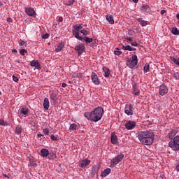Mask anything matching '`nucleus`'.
I'll list each match as a JSON object with an SVG mask.
<instances>
[{
    "label": "nucleus",
    "instance_id": "20e7f679",
    "mask_svg": "<svg viewBox=\"0 0 179 179\" xmlns=\"http://www.w3.org/2000/svg\"><path fill=\"white\" fill-rule=\"evenodd\" d=\"M126 64L129 68L134 69L138 65V56L136 55H131V57L127 59Z\"/></svg>",
    "mask_w": 179,
    "mask_h": 179
},
{
    "label": "nucleus",
    "instance_id": "603ef678",
    "mask_svg": "<svg viewBox=\"0 0 179 179\" xmlns=\"http://www.w3.org/2000/svg\"><path fill=\"white\" fill-rule=\"evenodd\" d=\"M164 13H166V10H162L161 15H164Z\"/></svg>",
    "mask_w": 179,
    "mask_h": 179
},
{
    "label": "nucleus",
    "instance_id": "5fc2aeb1",
    "mask_svg": "<svg viewBox=\"0 0 179 179\" xmlns=\"http://www.w3.org/2000/svg\"><path fill=\"white\" fill-rule=\"evenodd\" d=\"M134 3H138L139 2V0H131Z\"/></svg>",
    "mask_w": 179,
    "mask_h": 179
},
{
    "label": "nucleus",
    "instance_id": "412c9836",
    "mask_svg": "<svg viewBox=\"0 0 179 179\" xmlns=\"http://www.w3.org/2000/svg\"><path fill=\"white\" fill-rule=\"evenodd\" d=\"M110 173H111V169L110 168H107L104 169V171L101 173V177H107V176H108Z\"/></svg>",
    "mask_w": 179,
    "mask_h": 179
},
{
    "label": "nucleus",
    "instance_id": "f8f14e48",
    "mask_svg": "<svg viewBox=\"0 0 179 179\" xmlns=\"http://www.w3.org/2000/svg\"><path fill=\"white\" fill-rule=\"evenodd\" d=\"M91 77L94 85H100V80H99V77L96 73L92 72Z\"/></svg>",
    "mask_w": 179,
    "mask_h": 179
},
{
    "label": "nucleus",
    "instance_id": "e433bc0d",
    "mask_svg": "<svg viewBox=\"0 0 179 179\" xmlns=\"http://www.w3.org/2000/svg\"><path fill=\"white\" fill-rule=\"evenodd\" d=\"M0 125H3V127H8V122L3 121V120L0 119Z\"/></svg>",
    "mask_w": 179,
    "mask_h": 179
},
{
    "label": "nucleus",
    "instance_id": "a878e982",
    "mask_svg": "<svg viewBox=\"0 0 179 179\" xmlns=\"http://www.w3.org/2000/svg\"><path fill=\"white\" fill-rule=\"evenodd\" d=\"M103 71L105 73L104 76H106V78H108L110 76V69L107 67H103Z\"/></svg>",
    "mask_w": 179,
    "mask_h": 179
},
{
    "label": "nucleus",
    "instance_id": "f03ea898",
    "mask_svg": "<svg viewBox=\"0 0 179 179\" xmlns=\"http://www.w3.org/2000/svg\"><path fill=\"white\" fill-rule=\"evenodd\" d=\"M103 114H104V109L101 106H98L90 113L85 112L84 113V117L89 121H91V122H99V121L103 118Z\"/></svg>",
    "mask_w": 179,
    "mask_h": 179
},
{
    "label": "nucleus",
    "instance_id": "dca6fc26",
    "mask_svg": "<svg viewBox=\"0 0 179 179\" xmlns=\"http://www.w3.org/2000/svg\"><path fill=\"white\" fill-rule=\"evenodd\" d=\"M178 131L176 129H172L169 133V139H174L176 138V136L177 135V133Z\"/></svg>",
    "mask_w": 179,
    "mask_h": 179
},
{
    "label": "nucleus",
    "instance_id": "ddd939ff",
    "mask_svg": "<svg viewBox=\"0 0 179 179\" xmlns=\"http://www.w3.org/2000/svg\"><path fill=\"white\" fill-rule=\"evenodd\" d=\"M30 66H34V68H36V69H38V71H40V69H41V66L40 65V63H38V60L31 61Z\"/></svg>",
    "mask_w": 179,
    "mask_h": 179
},
{
    "label": "nucleus",
    "instance_id": "4d7b16f0",
    "mask_svg": "<svg viewBox=\"0 0 179 179\" xmlns=\"http://www.w3.org/2000/svg\"><path fill=\"white\" fill-rule=\"evenodd\" d=\"M131 51H136V48H131Z\"/></svg>",
    "mask_w": 179,
    "mask_h": 179
},
{
    "label": "nucleus",
    "instance_id": "a18cd8bd",
    "mask_svg": "<svg viewBox=\"0 0 179 179\" xmlns=\"http://www.w3.org/2000/svg\"><path fill=\"white\" fill-rule=\"evenodd\" d=\"M50 139H52V141H57V136H54V134H52L50 136Z\"/></svg>",
    "mask_w": 179,
    "mask_h": 179
},
{
    "label": "nucleus",
    "instance_id": "423d86ee",
    "mask_svg": "<svg viewBox=\"0 0 179 179\" xmlns=\"http://www.w3.org/2000/svg\"><path fill=\"white\" fill-rule=\"evenodd\" d=\"M124 154H120L110 161V167H115L118 163L122 162Z\"/></svg>",
    "mask_w": 179,
    "mask_h": 179
},
{
    "label": "nucleus",
    "instance_id": "5701e85b",
    "mask_svg": "<svg viewBox=\"0 0 179 179\" xmlns=\"http://www.w3.org/2000/svg\"><path fill=\"white\" fill-rule=\"evenodd\" d=\"M64 47H65V45H64L63 43H61L59 44V45L55 49V52H59L64 50Z\"/></svg>",
    "mask_w": 179,
    "mask_h": 179
},
{
    "label": "nucleus",
    "instance_id": "a19ab883",
    "mask_svg": "<svg viewBox=\"0 0 179 179\" xmlns=\"http://www.w3.org/2000/svg\"><path fill=\"white\" fill-rule=\"evenodd\" d=\"M173 78L176 79V80H179V73L176 72L173 73Z\"/></svg>",
    "mask_w": 179,
    "mask_h": 179
},
{
    "label": "nucleus",
    "instance_id": "cd10ccee",
    "mask_svg": "<svg viewBox=\"0 0 179 179\" xmlns=\"http://www.w3.org/2000/svg\"><path fill=\"white\" fill-rule=\"evenodd\" d=\"M138 22H139L140 24H141V26L145 27V26H148V22H146V21L142 20V18H138L137 19Z\"/></svg>",
    "mask_w": 179,
    "mask_h": 179
},
{
    "label": "nucleus",
    "instance_id": "6ab92c4d",
    "mask_svg": "<svg viewBox=\"0 0 179 179\" xmlns=\"http://www.w3.org/2000/svg\"><path fill=\"white\" fill-rule=\"evenodd\" d=\"M43 106L45 110H48L50 108V101L48 100V98L44 99Z\"/></svg>",
    "mask_w": 179,
    "mask_h": 179
},
{
    "label": "nucleus",
    "instance_id": "bb28decb",
    "mask_svg": "<svg viewBox=\"0 0 179 179\" xmlns=\"http://www.w3.org/2000/svg\"><path fill=\"white\" fill-rule=\"evenodd\" d=\"M20 113L24 115H27L29 114V108L23 107L20 109Z\"/></svg>",
    "mask_w": 179,
    "mask_h": 179
},
{
    "label": "nucleus",
    "instance_id": "c756f323",
    "mask_svg": "<svg viewBox=\"0 0 179 179\" xmlns=\"http://www.w3.org/2000/svg\"><path fill=\"white\" fill-rule=\"evenodd\" d=\"M113 53L115 54V55H117V57H120V55H121L122 54V52H121L120 50V48H116L115 50H114Z\"/></svg>",
    "mask_w": 179,
    "mask_h": 179
},
{
    "label": "nucleus",
    "instance_id": "bf43d9fd",
    "mask_svg": "<svg viewBox=\"0 0 179 179\" xmlns=\"http://www.w3.org/2000/svg\"><path fill=\"white\" fill-rule=\"evenodd\" d=\"M157 179H163V177H162V176H158V177L157 178Z\"/></svg>",
    "mask_w": 179,
    "mask_h": 179
},
{
    "label": "nucleus",
    "instance_id": "58836bf2",
    "mask_svg": "<svg viewBox=\"0 0 179 179\" xmlns=\"http://www.w3.org/2000/svg\"><path fill=\"white\" fill-rule=\"evenodd\" d=\"M80 33H82L83 36H87V34H89V31L86 29H81Z\"/></svg>",
    "mask_w": 179,
    "mask_h": 179
},
{
    "label": "nucleus",
    "instance_id": "72a5a7b5",
    "mask_svg": "<svg viewBox=\"0 0 179 179\" xmlns=\"http://www.w3.org/2000/svg\"><path fill=\"white\" fill-rule=\"evenodd\" d=\"M19 44L21 45V47H27V43L24 41L20 40Z\"/></svg>",
    "mask_w": 179,
    "mask_h": 179
},
{
    "label": "nucleus",
    "instance_id": "49530a36",
    "mask_svg": "<svg viewBox=\"0 0 179 179\" xmlns=\"http://www.w3.org/2000/svg\"><path fill=\"white\" fill-rule=\"evenodd\" d=\"M43 132H44V134H45L46 135H48L50 131L48 130V129H43Z\"/></svg>",
    "mask_w": 179,
    "mask_h": 179
},
{
    "label": "nucleus",
    "instance_id": "4be33fe9",
    "mask_svg": "<svg viewBox=\"0 0 179 179\" xmlns=\"http://www.w3.org/2000/svg\"><path fill=\"white\" fill-rule=\"evenodd\" d=\"M41 154L43 156V157H47L48 155H50V151L48 150L43 148L41 150Z\"/></svg>",
    "mask_w": 179,
    "mask_h": 179
},
{
    "label": "nucleus",
    "instance_id": "8fccbe9b",
    "mask_svg": "<svg viewBox=\"0 0 179 179\" xmlns=\"http://www.w3.org/2000/svg\"><path fill=\"white\" fill-rule=\"evenodd\" d=\"M3 177H5L6 178H10V176H8V175H6V174H3Z\"/></svg>",
    "mask_w": 179,
    "mask_h": 179
},
{
    "label": "nucleus",
    "instance_id": "37998d69",
    "mask_svg": "<svg viewBox=\"0 0 179 179\" xmlns=\"http://www.w3.org/2000/svg\"><path fill=\"white\" fill-rule=\"evenodd\" d=\"M48 37H50V34H48L47 33L42 35V38H43V40H45V39L48 38Z\"/></svg>",
    "mask_w": 179,
    "mask_h": 179
},
{
    "label": "nucleus",
    "instance_id": "680f3d73",
    "mask_svg": "<svg viewBox=\"0 0 179 179\" xmlns=\"http://www.w3.org/2000/svg\"><path fill=\"white\" fill-rule=\"evenodd\" d=\"M17 62H18V64H20V61H17Z\"/></svg>",
    "mask_w": 179,
    "mask_h": 179
},
{
    "label": "nucleus",
    "instance_id": "aec40b11",
    "mask_svg": "<svg viewBox=\"0 0 179 179\" xmlns=\"http://www.w3.org/2000/svg\"><path fill=\"white\" fill-rule=\"evenodd\" d=\"M106 19L110 24H114V17L111 15H106Z\"/></svg>",
    "mask_w": 179,
    "mask_h": 179
},
{
    "label": "nucleus",
    "instance_id": "1a4fd4ad",
    "mask_svg": "<svg viewBox=\"0 0 179 179\" xmlns=\"http://www.w3.org/2000/svg\"><path fill=\"white\" fill-rule=\"evenodd\" d=\"M124 127L127 131H131L136 127V122L135 121L129 120L127 122V123L124 124Z\"/></svg>",
    "mask_w": 179,
    "mask_h": 179
},
{
    "label": "nucleus",
    "instance_id": "7ed1b4c3",
    "mask_svg": "<svg viewBox=\"0 0 179 179\" xmlns=\"http://www.w3.org/2000/svg\"><path fill=\"white\" fill-rule=\"evenodd\" d=\"M73 27L74 30L73 29V35L74 36V37H76V38H77L80 41H83V38L79 36V34H80V32L79 31L83 29V24H76Z\"/></svg>",
    "mask_w": 179,
    "mask_h": 179
},
{
    "label": "nucleus",
    "instance_id": "393cba45",
    "mask_svg": "<svg viewBox=\"0 0 179 179\" xmlns=\"http://www.w3.org/2000/svg\"><path fill=\"white\" fill-rule=\"evenodd\" d=\"M69 129L70 131H76L77 129H79V127L76 124L73 123L70 125Z\"/></svg>",
    "mask_w": 179,
    "mask_h": 179
},
{
    "label": "nucleus",
    "instance_id": "de8ad7c7",
    "mask_svg": "<svg viewBox=\"0 0 179 179\" xmlns=\"http://www.w3.org/2000/svg\"><path fill=\"white\" fill-rule=\"evenodd\" d=\"M64 21V19L62 18V17H59L58 18V22L59 23H62V22Z\"/></svg>",
    "mask_w": 179,
    "mask_h": 179
},
{
    "label": "nucleus",
    "instance_id": "9b49d317",
    "mask_svg": "<svg viewBox=\"0 0 179 179\" xmlns=\"http://www.w3.org/2000/svg\"><path fill=\"white\" fill-rule=\"evenodd\" d=\"M167 93H169V88L167 87V86L164 85H160L159 92L160 96H166Z\"/></svg>",
    "mask_w": 179,
    "mask_h": 179
},
{
    "label": "nucleus",
    "instance_id": "4c0bfd02",
    "mask_svg": "<svg viewBox=\"0 0 179 179\" xmlns=\"http://www.w3.org/2000/svg\"><path fill=\"white\" fill-rule=\"evenodd\" d=\"M172 33L175 35H178L179 34V31L177 28H173L172 29Z\"/></svg>",
    "mask_w": 179,
    "mask_h": 179
},
{
    "label": "nucleus",
    "instance_id": "0eeeda50",
    "mask_svg": "<svg viewBox=\"0 0 179 179\" xmlns=\"http://www.w3.org/2000/svg\"><path fill=\"white\" fill-rule=\"evenodd\" d=\"M25 13H27L28 16H31V17H36V16H37V14L36 13V10H34V8L31 7H26Z\"/></svg>",
    "mask_w": 179,
    "mask_h": 179
},
{
    "label": "nucleus",
    "instance_id": "c85d7f7f",
    "mask_svg": "<svg viewBox=\"0 0 179 179\" xmlns=\"http://www.w3.org/2000/svg\"><path fill=\"white\" fill-rule=\"evenodd\" d=\"M149 69H150L149 64L146 63L143 67L144 73H148V72H149Z\"/></svg>",
    "mask_w": 179,
    "mask_h": 179
},
{
    "label": "nucleus",
    "instance_id": "473e14b6",
    "mask_svg": "<svg viewBox=\"0 0 179 179\" xmlns=\"http://www.w3.org/2000/svg\"><path fill=\"white\" fill-rule=\"evenodd\" d=\"M131 48L132 47H131L130 45L122 46V50H124V51H131Z\"/></svg>",
    "mask_w": 179,
    "mask_h": 179
},
{
    "label": "nucleus",
    "instance_id": "3c124183",
    "mask_svg": "<svg viewBox=\"0 0 179 179\" xmlns=\"http://www.w3.org/2000/svg\"><path fill=\"white\" fill-rule=\"evenodd\" d=\"M7 22H8V23H10V22H12V18L8 17L7 18Z\"/></svg>",
    "mask_w": 179,
    "mask_h": 179
},
{
    "label": "nucleus",
    "instance_id": "f257e3e1",
    "mask_svg": "<svg viewBox=\"0 0 179 179\" xmlns=\"http://www.w3.org/2000/svg\"><path fill=\"white\" fill-rule=\"evenodd\" d=\"M137 138L141 145L150 146L153 143V141H155V134L148 130L140 131L137 133Z\"/></svg>",
    "mask_w": 179,
    "mask_h": 179
},
{
    "label": "nucleus",
    "instance_id": "9d476101",
    "mask_svg": "<svg viewBox=\"0 0 179 179\" xmlns=\"http://www.w3.org/2000/svg\"><path fill=\"white\" fill-rule=\"evenodd\" d=\"M85 45L83 43H80L75 47L76 51H78V56H80L85 52Z\"/></svg>",
    "mask_w": 179,
    "mask_h": 179
},
{
    "label": "nucleus",
    "instance_id": "e2e57ef3",
    "mask_svg": "<svg viewBox=\"0 0 179 179\" xmlns=\"http://www.w3.org/2000/svg\"><path fill=\"white\" fill-rule=\"evenodd\" d=\"M2 94V92L0 91V95Z\"/></svg>",
    "mask_w": 179,
    "mask_h": 179
},
{
    "label": "nucleus",
    "instance_id": "13d9d810",
    "mask_svg": "<svg viewBox=\"0 0 179 179\" xmlns=\"http://www.w3.org/2000/svg\"><path fill=\"white\" fill-rule=\"evenodd\" d=\"M12 52H17V50L16 49H14L12 50Z\"/></svg>",
    "mask_w": 179,
    "mask_h": 179
},
{
    "label": "nucleus",
    "instance_id": "2eb2a0df",
    "mask_svg": "<svg viewBox=\"0 0 179 179\" xmlns=\"http://www.w3.org/2000/svg\"><path fill=\"white\" fill-rule=\"evenodd\" d=\"M110 141L113 145H117V143H118V137H117V135H115L114 133H112Z\"/></svg>",
    "mask_w": 179,
    "mask_h": 179
},
{
    "label": "nucleus",
    "instance_id": "f704fd0d",
    "mask_svg": "<svg viewBox=\"0 0 179 179\" xmlns=\"http://www.w3.org/2000/svg\"><path fill=\"white\" fill-rule=\"evenodd\" d=\"M15 133L21 134L22 133V126L18 125L15 129Z\"/></svg>",
    "mask_w": 179,
    "mask_h": 179
},
{
    "label": "nucleus",
    "instance_id": "39448f33",
    "mask_svg": "<svg viewBox=\"0 0 179 179\" xmlns=\"http://www.w3.org/2000/svg\"><path fill=\"white\" fill-rule=\"evenodd\" d=\"M169 145L171 148L173 150H179V136H175L173 138V140L169 142Z\"/></svg>",
    "mask_w": 179,
    "mask_h": 179
},
{
    "label": "nucleus",
    "instance_id": "052dcab7",
    "mask_svg": "<svg viewBox=\"0 0 179 179\" xmlns=\"http://www.w3.org/2000/svg\"><path fill=\"white\" fill-rule=\"evenodd\" d=\"M176 18L179 20V13L176 15Z\"/></svg>",
    "mask_w": 179,
    "mask_h": 179
},
{
    "label": "nucleus",
    "instance_id": "c9c22d12",
    "mask_svg": "<svg viewBox=\"0 0 179 179\" xmlns=\"http://www.w3.org/2000/svg\"><path fill=\"white\" fill-rule=\"evenodd\" d=\"M74 2L75 0H68L66 3V5H67V6H71V5H73Z\"/></svg>",
    "mask_w": 179,
    "mask_h": 179
},
{
    "label": "nucleus",
    "instance_id": "79ce46f5",
    "mask_svg": "<svg viewBox=\"0 0 179 179\" xmlns=\"http://www.w3.org/2000/svg\"><path fill=\"white\" fill-rule=\"evenodd\" d=\"M130 44H131V45L132 46V47H138V42H136V41H134V42H131L130 43Z\"/></svg>",
    "mask_w": 179,
    "mask_h": 179
},
{
    "label": "nucleus",
    "instance_id": "864d4df0",
    "mask_svg": "<svg viewBox=\"0 0 179 179\" xmlns=\"http://www.w3.org/2000/svg\"><path fill=\"white\" fill-rule=\"evenodd\" d=\"M62 87H66L67 85H66V83H63L62 84Z\"/></svg>",
    "mask_w": 179,
    "mask_h": 179
},
{
    "label": "nucleus",
    "instance_id": "4468645a",
    "mask_svg": "<svg viewBox=\"0 0 179 179\" xmlns=\"http://www.w3.org/2000/svg\"><path fill=\"white\" fill-rule=\"evenodd\" d=\"M89 164H90V160L88 159H85L80 162L79 166L80 167H82V169H85V167H87Z\"/></svg>",
    "mask_w": 179,
    "mask_h": 179
},
{
    "label": "nucleus",
    "instance_id": "2f4dec72",
    "mask_svg": "<svg viewBox=\"0 0 179 179\" xmlns=\"http://www.w3.org/2000/svg\"><path fill=\"white\" fill-rule=\"evenodd\" d=\"M171 61H173V62L176 64V65H178L179 66V58L175 59L174 57H171Z\"/></svg>",
    "mask_w": 179,
    "mask_h": 179
},
{
    "label": "nucleus",
    "instance_id": "a211bd4d",
    "mask_svg": "<svg viewBox=\"0 0 179 179\" xmlns=\"http://www.w3.org/2000/svg\"><path fill=\"white\" fill-rule=\"evenodd\" d=\"M133 94H134L135 96H139V89H138V86L136 85V83H134L133 85V92H132Z\"/></svg>",
    "mask_w": 179,
    "mask_h": 179
},
{
    "label": "nucleus",
    "instance_id": "09e8293b",
    "mask_svg": "<svg viewBox=\"0 0 179 179\" xmlns=\"http://www.w3.org/2000/svg\"><path fill=\"white\" fill-rule=\"evenodd\" d=\"M126 40H128V41H130L131 43H132V41H133V39H132V38H131V37H126Z\"/></svg>",
    "mask_w": 179,
    "mask_h": 179
},
{
    "label": "nucleus",
    "instance_id": "6e6552de",
    "mask_svg": "<svg viewBox=\"0 0 179 179\" xmlns=\"http://www.w3.org/2000/svg\"><path fill=\"white\" fill-rule=\"evenodd\" d=\"M124 113L127 115H134V106L131 104H127L124 108Z\"/></svg>",
    "mask_w": 179,
    "mask_h": 179
},
{
    "label": "nucleus",
    "instance_id": "7c9ffc66",
    "mask_svg": "<svg viewBox=\"0 0 179 179\" xmlns=\"http://www.w3.org/2000/svg\"><path fill=\"white\" fill-rule=\"evenodd\" d=\"M83 40H84V41H85V43H92L93 42V38H90L87 36H85L84 38H83Z\"/></svg>",
    "mask_w": 179,
    "mask_h": 179
},
{
    "label": "nucleus",
    "instance_id": "f3484780",
    "mask_svg": "<svg viewBox=\"0 0 179 179\" xmlns=\"http://www.w3.org/2000/svg\"><path fill=\"white\" fill-rule=\"evenodd\" d=\"M141 10L144 13H149V12H150V6L146 4H143L141 7Z\"/></svg>",
    "mask_w": 179,
    "mask_h": 179
},
{
    "label": "nucleus",
    "instance_id": "6e6d98bb",
    "mask_svg": "<svg viewBox=\"0 0 179 179\" xmlns=\"http://www.w3.org/2000/svg\"><path fill=\"white\" fill-rule=\"evenodd\" d=\"M37 136H38V138H41V136H44V135L41 134H38Z\"/></svg>",
    "mask_w": 179,
    "mask_h": 179
},
{
    "label": "nucleus",
    "instance_id": "c03bdc74",
    "mask_svg": "<svg viewBox=\"0 0 179 179\" xmlns=\"http://www.w3.org/2000/svg\"><path fill=\"white\" fill-rule=\"evenodd\" d=\"M13 80L14 82H19V78L16 76L13 75Z\"/></svg>",
    "mask_w": 179,
    "mask_h": 179
},
{
    "label": "nucleus",
    "instance_id": "ea45409f",
    "mask_svg": "<svg viewBox=\"0 0 179 179\" xmlns=\"http://www.w3.org/2000/svg\"><path fill=\"white\" fill-rule=\"evenodd\" d=\"M20 54L24 57V54H27V50L25 49L20 50Z\"/></svg>",
    "mask_w": 179,
    "mask_h": 179
},
{
    "label": "nucleus",
    "instance_id": "b1692460",
    "mask_svg": "<svg viewBox=\"0 0 179 179\" xmlns=\"http://www.w3.org/2000/svg\"><path fill=\"white\" fill-rule=\"evenodd\" d=\"M50 100L52 101V103H53L54 104H55V103L57 102V94L52 92L50 94Z\"/></svg>",
    "mask_w": 179,
    "mask_h": 179
}]
</instances>
